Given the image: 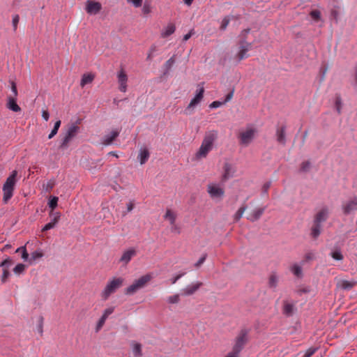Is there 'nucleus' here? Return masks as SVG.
<instances>
[{
  "mask_svg": "<svg viewBox=\"0 0 357 357\" xmlns=\"http://www.w3.org/2000/svg\"><path fill=\"white\" fill-rule=\"evenodd\" d=\"M195 33L194 29H191L188 33L183 36V41H187Z\"/></svg>",
  "mask_w": 357,
  "mask_h": 357,
  "instance_id": "58",
  "label": "nucleus"
},
{
  "mask_svg": "<svg viewBox=\"0 0 357 357\" xmlns=\"http://www.w3.org/2000/svg\"><path fill=\"white\" fill-rule=\"evenodd\" d=\"M151 280V276L149 274L140 277L139 279L135 280L132 284L125 289V294L129 296L135 294L139 289L144 288Z\"/></svg>",
  "mask_w": 357,
  "mask_h": 357,
  "instance_id": "6",
  "label": "nucleus"
},
{
  "mask_svg": "<svg viewBox=\"0 0 357 357\" xmlns=\"http://www.w3.org/2000/svg\"><path fill=\"white\" fill-rule=\"evenodd\" d=\"M101 9L102 5L100 2L93 0H88L86 2L85 10L89 15H96L101 10Z\"/></svg>",
  "mask_w": 357,
  "mask_h": 357,
  "instance_id": "12",
  "label": "nucleus"
},
{
  "mask_svg": "<svg viewBox=\"0 0 357 357\" xmlns=\"http://www.w3.org/2000/svg\"><path fill=\"white\" fill-rule=\"evenodd\" d=\"M317 350V348L310 347L305 353L303 357H311Z\"/></svg>",
  "mask_w": 357,
  "mask_h": 357,
  "instance_id": "50",
  "label": "nucleus"
},
{
  "mask_svg": "<svg viewBox=\"0 0 357 357\" xmlns=\"http://www.w3.org/2000/svg\"><path fill=\"white\" fill-rule=\"evenodd\" d=\"M207 192L212 199H221L225 195L224 189L216 183L208 184Z\"/></svg>",
  "mask_w": 357,
  "mask_h": 357,
  "instance_id": "11",
  "label": "nucleus"
},
{
  "mask_svg": "<svg viewBox=\"0 0 357 357\" xmlns=\"http://www.w3.org/2000/svg\"><path fill=\"white\" fill-rule=\"evenodd\" d=\"M11 264L12 261L9 258L6 259L1 263L0 266L3 268V274L1 276L2 282H5L10 275L8 268Z\"/></svg>",
  "mask_w": 357,
  "mask_h": 357,
  "instance_id": "18",
  "label": "nucleus"
},
{
  "mask_svg": "<svg viewBox=\"0 0 357 357\" xmlns=\"http://www.w3.org/2000/svg\"><path fill=\"white\" fill-rule=\"evenodd\" d=\"M277 141L282 144H285V128L281 127L277 129L276 132Z\"/></svg>",
  "mask_w": 357,
  "mask_h": 357,
  "instance_id": "29",
  "label": "nucleus"
},
{
  "mask_svg": "<svg viewBox=\"0 0 357 357\" xmlns=\"http://www.w3.org/2000/svg\"><path fill=\"white\" fill-rule=\"evenodd\" d=\"M94 77L95 76L92 73L84 74L80 82V86L84 87L86 84L91 83Z\"/></svg>",
  "mask_w": 357,
  "mask_h": 357,
  "instance_id": "28",
  "label": "nucleus"
},
{
  "mask_svg": "<svg viewBox=\"0 0 357 357\" xmlns=\"http://www.w3.org/2000/svg\"><path fill=\"white\" fill-rule=\"evenodd\" d=\"M167 302L169 304H178L180 302V295L176 294L167 298Z\"/></svg>",
  "mask_w": 357,
  "mask_h": 357,
  "instance_id": "36",
  "label": "nucleus"
},
{
  "mask_svg": "<svg viewBox=\"0 0 357 357\" xmlns=\"http://www.w3.org/2000/svg\"><path fill=\"white\" fill-rule=\"evenodd\" d=\"M329 215V210L328 207H322L319 210L314 216L313 225L311 228V236L314 238H317L321 234L322 224L326 222Z\"/></svg>",
  "mask_w": 357,
  "mask_h": 357,
  "instance_id": "2",
  "label": "nucleus"
},
{
  "mask_svg": "<svg viewBox=\"0 0 357 357\" xmlns=\"http://www.w3.org/2000/svg\"><path fill=\"white\" fill-rule=\"evenodd\" d=\"M106 319H105L103 317H100V319H99L98 322L97 323V325L96 327V332L99 331L102 328V327L104 326V324L105 323Z\"/></svg>",
  "mask_w": 357,
  "mask_h": 357,
  "instance_id": "48",
  "label": "nucleus"
},
{
  "mask_svg": "<svg viewBox=\"0 0 357 357\" xmlns=\"http://www.w3.org/2000/svg\"><path fill=\"white\" fill-rule=\"evenodd\" d=\"M126 1L132 3L135 8H139L142 6L143 0H126Z\"/></svg>",
  "mask_w": 357,
  "mask_h": 357,
  "instance_id": "53",
  "label": "nucleus"
},
{
  "mask_svg": "<svg viewBox=\"0 0 357 357\" xmlns=\"http://www.w3.org/2000/svg\"><path fill=\"white\" fill-rule=\"evenodd\" d=\"M151 3L149 1H145L143 8H142V12L144 15H148L151 12Z\"/></svg>",
  "mask_w": 357,
  "mask_h": 357,
  "instance_id": "41",
  "label": "nucleus"
},
{
  "mask_svg": "<svg viewBox=\"0 0 357 357\" xmlns=\"http://www.w3.org/2000/svg\"><path fill=\"white\" fill-rule=\"evenodd\" d=\"M225 357H239V354L234 351H231Z\"/></svg>",
  "mask_w": 357,
  "mask_h": 357,
  "instance_id": "64",
  "label": "nucleus"
},
{
  "mask_svg": "<svg viewBox=\"0 0 357 357\" xmlns=\"http://www.w3.org/2000/svg\"><path fill=\"white\" fill-rule=\"evenodd\" d=\"M61 122L60 120H58L57 121L55 122L54 128L48 136V139H52L57 134L59 127L61 126Z\"/></svg>",
  "mask_w": 357,
  "mask_h": 357,
  "instance_id": "34",
  "label": "nucleus"
},
{
  "mask_svg": "<svg viewBox=\"0 0 357 357\" xmlns=\"http://www.w3.org/2000/svg\"><path fill=\"white\" fill-rule=\"evenodd\" d=\"M6 107L15 112L21 111V107L17 104V98L8 96L7 98Z\"/></svg>",
  "mask_w": 357,
  "mask_h": 357,
  "instance_id": "19",
  "label": "nucleus"
},
{
  "mask_svg": "<svg viewBox=\"0 0 357 357\" xmlns=\"http://www.w3.org/2000/svg\"><path fill=\"white\" fill-rule=\"evenodd\" d=\"M310 167L311 165L309 161L303 162L301 165V171L303 172H307L310 170Z\"/></svg>",
  "mask_w": 357,
  "mask_h": 357,
  "instance_id": "44",
  "label": "nucleus"
},
{
  "mask_svg": "<svg viewBox=\"0 0 357 357\" xmlns=\"http://www.w3.org/2000/svg\"><path fill=\"white\" fill-rule=\"evenodd\" d=\"M204 89L203 86L200 87L197 91L195 96L191 100L190 102L185 108L184 113L186 115H190L194 112V108L203 99Z\"/></svg>",
  "mask_w": 357,
  "mask_h": 357,
  "instance_id": "9",
  "label": "nucleus"
},
{
  "mask_svg": "<svg viewBox=\"0 0 357 357\" xmlns=\"http://www.w3.org/2000/svg\"><path fill=\"white\" fill-rule=\"evenodd\" d=\"M357 210V197H354L343 204V211L346 214H349Z\"/></svg>",
  "mask_w": 357,
  "mask_h": 357,
  "instance_id": "15",
  "label": "nucleus"
},
{
  "mask_svg": "<svg viewBox=\"0 0 357 357\" xmlns=\"http://www.w3.org/2000/svg\"><path fill=\"white\" fill-rule=\"evenodd\" d=\"M184 273L178 274L175 277L172 278L170 281L172 284H175L183 275Z\"/></svg>",
  "mask_w": 357,
  "mask_h": 357,
  "instance_id": "59",
  "label": "nucleus"
},
{
  "mask_svg": "<svg viewBox=\"0 0 357 357\" xmlns=\"http://www.w3.org/2000/svg\"><path fill=\"white\" fill-rule=\"evenodd\" d=\"M280 277L276 272H271L268 277V285L271 289H275L279 283Z\"/></svg>",
  "mask_w": 357,
  "mask_h": 357,
  "instance_id": "20",
  "label": "nucleus"
},
{
  "mask_svg": "<svg viewBox=\"0 0 357 357\" xmlns=\"http://www.w3.org/2000/svg\"><path fill=\"white\" fill-rule=\"evenodd\" d=\"M123 282L124 279L121 277L113 278L109 280L101 292V297L102 300L107 301L112 294H114L123 286Z\"/></svg>",
  "mask_w": 357,
  "mask_h": 357,
  "instance_id": "4",
  "label": "nucleus"
},
{
  "mask_svg": "<svg viewBox=\"0 0 357 357\" xmlns=\"http://www.w3.org/2000/svg\"><path fill=\"white\" fill-rule=\"evenodd\" d=\"M59 198L57 197H52L48 202V206L51 211H54V208L57 206Z\"/></svg>",
  "mask_w": 357,
  "mask_h": 357,
  "instance_id": "39",
  "label": "nucleus"
},
{
  "mask_svg": "<svg viewBox=\"0 0 357 357\" xmlns=\"http://www.w3.org/2000/svg\"><path fill=\"white\" fill-rule=\"evenodd\" d=\"M331 256L335 260L340 261L343 259V255L338 250L331 252Z\"/></svg>",
  "mask_w": 357,
  "mask_h": 357,
  "instance_id": "42",
  "label": "nucleus"
},
{
  "mask_svg": "<svg viewBox=\"0 0 357 357\" xmlns=\"http://www.w3.org/2000/svg\"><path fill=\"white\" fill-rule=\"evenodd\" d=\"M134 206H135V203L133 201H130L128 204H127V212H130L132 211V209L134 208Z\"/></svg>",
  "mask_w": 357,
  "mask_h": 357,
  "instance_id": "60",
  "label": "nucleus"
},
{
  "mask_svg": "<svg viewBox=\"0 0 357 357\" xmlns=\"http://www.w3.org/2000/svg\"><path fill=\"white\" fill-rule=\"evenodd\" d=\"M232 19H234V16H233V15L225 17L222 19V22H221L220 27V29L225 30L226 28L227 27L228 24H229L231 20H232Z\"/></svg>",
  "mask_w": 357,
  "mask_h": 357,
  "instance_id": "33",
  "label": "nucleus"
},
{
  "mask_svg": "<svg viewBox=\"0 0 357 357\" xmlns=\"http://www.w3.org/2000/svg\"><path fill=\"white\" fill-rule=\"evenodd\" d=\"M246 210V206H243L238 208L236 213L234 214V220L237 222L243 216L244 212Z\"/></svg>",
  "mask_w": 357,
  "mask_h": 357,
  "instance_id": "37",
  "label": "nucleus"
},
{
  "mask_svg": "<svg viewBox=\"0 0 357 357\" xmlns=\"http://www.w3.org/2000/svg\"><path fill=\"white\" fill-rule=\"evenodd\" d=\"M80 128L77 122L71 123L66 126V131L61 140L60 147L63 149L68 146L71 140L76 137L79 132Z\"/></svg>",
  "mask_w": 357,
  "mask_h": 357,
  "instance_id": "5",
  "label": "nucleus"
},
{
  "mask_svg": "<svg viewBox=\"0 0 357 357\" xmlns=\"http://www.w3.org/2000/svg\"><path fill=\"white\" fill-rule=\"evenodd\" d=\"M233 96H234V91H231V92H229L226 96L225 100V101L223 102L225 103V102H229V100H231V98H233Z\"/></svg>",
  "mask_w": 357,
  "mask_h": 357,
  "instance_id": "62",
  "label": "nucleus"
},
{
  "mask_svg": "<svg viewBox=\"0 0 357 357\" xmlns=\"http://www.w3.org/2000/svg\"><path fill=\"white\" fill-rule=\"evenodd\" d=\"M223 170L224 172L222 175V179L224 181H227L229 178L233 177L236 172L235 168L233 167V165L228 162H226L224 165Z\"/></svg>",
  "mask_w": 357,
  "mask_h": 357,
  "instance_id": "17",
  "label": "nucleus"
},
{
  "mask_svg": "<svg viewBox=\"0 0 357 357\" xmlns=\"http://www.w3.org/2000/svg\"><path fill=\"white\" fill-rule=\"evenodd\" d=\"M291 273L296 277L301 278L302 276V268L301 266L295 264L290 268Z\"/></svg>",
  "mask_w": 357,
  "mask_h": 357,
  "instance_id": "31",
  "label": "nucleus"
},
{
  "mask_svg": "<svg viewBox=\"0 0 357 357\" xmlns=\"http://www.w3.org/2000/svg\"><path fill=\"white\" fill-rule=\"evenodd\" d=\"M206 255H204V256H202L199 260L195 264V266L196 267H199L204 262V261L206 260Z\"/></svg>",
  "mask_w": 357,
  "mask_h": 357,
  "instance_id": "61",
  "label": "nucleus"
},
{
  "mask_svg": "<svg viewBox=\"0 0 357 357\" xmlns=\"http://www.w3.org/2000/svg\"><path fill=\"white\" fill-rule=\"evenodd\" d=\"M117 79L119 90L121 92H126L127 90L128 75L123 68L118 72Z\"/></svg>",
  "mask_w": 357,
  "mask_h": 357,
  "instance_id": "13",
  "label": "nucleus"
},
{
  "mask_svg": "<svg viewBox=\"0 0 357 357\" xmlns=\"http://www.w3.org/2000/svg\"><path fill=\"white\" fill-rule=\"evenodd\" d=\"M17 172L13 170L10 175L6 178L3 185V202L6 204L13 195V192L17 183Z\"/></svg>",
  "mask_w": 357,
  "mask_h": 357,
  "instance_id": "3",
  "label": "nucleus"
},
{
  "mask_svg": "<svg viewBox=\"0 0 357 357\" xmlns=\"http://www.w3.org/2000/svg\"><path fill=\"white\" fill-rule=\"evenodd\" d=\"M250 29H245L243 30L240 35H239V40H247V36L248 33H250Z\"/></svg>",
  "mask_w": 357,
  "mask_h": 357,
  "instance_id": "45",
  "label": "nucleus"
},
{
  "mask_svg": "<svg viewBox=\"0 0 357 357\" xmlns=\"http://www.w3.org/2000/svg\"><path fill=\"white\" fill-rule=\"evenodd\" d=\"M16 252H21V253H22V258L24 260H27V259H28L29 254L27 253V251H26V248H25V247H20V248H18L16 250Z\"/></svg>",
  "mask_w": 357,
  "mask_h": 357,
  "instance_id": "43",
  "label": "nucleus"
},
{
  "mask_svg": "<svg viewBox=\"0 0 357 357\" xmlns=\"http://www.w3.org/2000/svg\"><path fill=\"white\" fill-rule=\"evenodd\" d=\"M248 341L247 333L245 331H241V333L238 335L236 338L234 345L233 347L232 351L239 353L243 349L245 344Z\"/></svg>",
  "mask_w": 357,
  "mask_h": 357,
  "instance_id": "10",
  "label": "nucleus"
},
{
  "mask_svg": "<svg viewBox=\"0 0 357 357\" xmlns=\"http://www.w3.org/2000/svg\"><path fill=\"white\" fill-rule=\"evenodd\" d=\"M223 103L224 102H220V101H213L212 103H211L209 107L211 108H217V107H220Z\"/></svg>",
  "mask_w": 357,
  "mask_h": 357,
  "instance_id": "57",
  "label": "nucleus"
},
{
  "mask_svg": "<svg viewBox=\"0 0 357 357\" xmlns=\"http://www.w3.org/2000/svg\"><path fill=\"white\" fill-rule=\"evenodd\" d=\"M54 185H55V181L53 180H50V181H47L46 183H44L43 185V188L45 192H50L53 189Z\"/></svg>",
  "mask_w": 357,
  "mask_h": 357,
  "instance_id": "38",
  "label": "nucleus"
},
{
  "mask_svg": "<svg viewBox=\"0 0 357 357\" xmlns=\"http://www.w3.org/2000/svg\"><path fill=\"white\" fill-rule=\"evenodd\" d=\"M310 17H312V19L317 22L319 21H320L321 20V12L318 10H312L310 13Z\"/></svg>",
  "mask_w": 357,
  "mask_h": 357,
  "instance_id": "35",
  "label": "nucleus"
},
{
  "mask_svg": "<svg viewBox=\"0 0 357 357\" xmlns=\"http://www.w3.org/2000/svg\"><path fill=\"white\" fill-rule=\"evenodd\" d=\"M256 132V129L253 128H248L245 130L240 131L238 135L239 144L248 146L254 139Z\"/></svg>",
  "mask_w": 357,
  "mask_h": 357,
  "instance_id": "8",
  "label": "nucleus"
},
{
  "mask_svg": "<svg viewBox=\"0 0 357 357\" xmlns=\"http://www.w3.org/2000/svg\"><path fill=\"white\" fill-rule=\"evenodd\" d=\"M174 61H175L174 57H171L169 59H168L165 64L167 69H169L174 63Z\"/></svg>",
  "mask_w": 357,
  "mask_h": 357,
  "instance_id": "55",
  "label": "nucleus"
},
{
  "mask_svg": "<svg viewBox=\"0 0 357 357\" xmlns=\"http://www.w3.org/2000/svg\"><path fill=\"white\" fill-rule=\"evenodd\" d=\"M295 309L294 303H289L287 301H284L283 303V313L287 316H291L293 314Z\"/></svg>",
  "mask_w": 357,
  "mask_h": 357,
  "instance_id": "26",
  "label": "nucleus"
},
{
  "mask_svg": "<svg viewBox=\"0 0 357 357\" xmlns=\"http://www.w3.org/2000/svg\"><path fill=\"white\" fill-rule=\"evenodd\" d=\"M49 216L51 218V222L56 225L59 220H60L61 213L59 212H54L50 211V212L49 213Z\"/></svg>",
  "mask_w": 357,
  "mask_h": 357,
  "instance_id": "32",
  "label": "nucleus"
},
{
  "mask_svg": "<svg viewBox=\"0 0 357 357\" xmlns=\"http://www.w3.org/2000/svg\"><path fill=\"white\" fill-rule=\"evenodd\" d=\"M150 153L147 148H141L139 152L138 158L141 165L144 164L149 158Z\"/></svg>",
  "mask_w": 357,
  "mask_h": 357,
  "instance_id": "23",
  "label": "nucleus"
},
{
  "mask_svg": "<svg viewBox=\"0 0 357 357\" xmlns=\"http://www.w3.org/2000/svg\"><path fill=\"white\" fill-rule=\"evenodd\" d=\"M155 47H151V48L150 49V52L147 56V59L151 60L152 59L153 53L155 52Z\"/></svg>",
  "mask_w": 357,
  "mask_h": 357,
  "instance_id": "63",
  "label": "nucleus"
},
{
  "mask_svg": "<svg viewBox=\"0 0 357 357\" xmlns=\"http://www.w3.org/2000/svg\"><path fill=\"white\" fill-rule=\"evenodd\" d=\"M137 255V251L135 248H131L124 251L122 254L119 261L125 265H127L131 259Z\"/></svg>",
  "mask_w": 357,
  "mask_h": 357,
  "instance_id": "14",
  "label": "nucleus"
},
{
  "mask_svg": "<svg viewBox=\"0 0 357 357\" xmlns=\"http://www.w3.org/2000/svg\"><path fill=\"white\" fill-rule=\"evenodd\" d=\"M271 181H267V182L264 183V185H262V188H261L262 193L264 194V195H267L268 192V190L271 188Z\"/></svg>",
  "mask_w": 357,
  "mask_h": 357,
  "instance_id": "47",
  "label": "nucleus"
},
{
  "mask_svg": "<svg viewBox=\"0 0 357 357\" xmlns=\"http://www.w3.org/2000/svg\"><path fill=\"white\" fill-rule=\"evenodd\" d=\"M19 21H20L19 15H15L13 17V20H12L14 31H16V30L17 29V25H18Z\"/></svg>",
  "mask_w": 357,
  "mask_h": 357,
  "instance_id": "49",
  "label": "nucleus"
},
{
  "mask_svg": "<svg viewBox=\"0 0 357 357\" xmlns=\"http://www.w3.org/2000/svg\"><path fill=\"white\" fill-rule=\"evenodd\" d=\"M119 135V131L118 130H113L109 133V135H107L104 137L102 139V144L104 145H109L113 142V141L118 137Z\"/></svg>",
  "mask_w": 357,
  "mask_h": 357,
  "instance_id": "22",
  "label": "nucleus"
},
{
  "mask_svg": "<svg viewBox=\"0 0 357 357\" xmlns=\"http://www.w3.org/2000/svg\"><path fill=\"white\" fill-rule=\"evenodd\" d=\"M25 266L22 264H18L13 269V271L16 274H20L24 271Z\"/></svg>",
  "mask_w": 357,
  "mask_h": 357,
  "instance_id": "46",
  "label": "nucleus"
},
{
  "mask_svg": "<svg viewBox=\"0 0 357 357\" xmlns=\"http://www.w3.org/2000/svg\"><path fill=\"white\" fill-rule=\"evenodd\" d=\"M252 44L247 40H239L238 43V52L234 56L237 62L248 58L250 56L248 52L252 49Z\"/></svg>",
  "mask_w": 357,
  "mask_h": 357,
  "instance_id": "7",
  "label": "nucleus"
},
{
  "mask_svg": "<svg viewBox=\"0 0 357 357\" xmlns=\"http://www.w3.org/2000/svg\"><path fill=\"white\" fill-rule=\"evenodd\" d=\"M114 310V307H110L105 310L102 317H105V319H107V317L113 313Z\"/></svg>",
  "mask_w": 357,
  "mask_h": 357,
  "instance_id": "52",
  "label": "nucleus"
},
{
  "mask_svg": "<svg viewBox=\"0 0 357 357\" xmlns=\"http://www.w3.org/2000/svg\"><path fill=\"white\" fill-rule=\"evenodd\" d=\"M202 286V282H197L196 283L188 285L182 289V294L185 296H190L195 294Z\"/></svg>",
  "mask_w": 357,
  "mask_h": 357,
  "instance_id": "16",
  "label": "nucleus"
},
{
  "mask_svg": "<svg viewBox=\"0 0 357 357\" xmlns=\"http://www.w3.org/2000/svg\"><path fill=\"white\" fill-rule=\"evenodd\" d=\"M132 351L135 357H142V345L139 343L134 342L132 344Z\"/></svg>",
  "mask_w": 357,
  "mask_h": 357,
  "instance_id": "30",
  "label": "nucleus"
},
{
  "mask_svg": "<svg viewBox=\"0 0 357 357\" xmlns=\"http://www.w3.org/2000/svg\"><path fill=\"white\" fill-rule=\"evenodd\" d=\"M357 284V282L356 281H350V280H341L339 282V287L344 290H350L354 287Z\"/></svg>",
  "mask_w": 357,
  "mask_h": 357,
  "instance_id": "27",
  "label": "nucleus"
},
{
  "mask_svg": "<svg viewBox=\"0 0 357 357\" xmlns=\"http://www.w3.org/2000/svg\"><path fill=\"white\" fill-rule=\"evenodd\" d=\"M10 83L11 91L13 93V96H11L17 98L18 93H17L16 84L14 81H10Z\"/></svg>",
  "mask_w": 357,
  "mask_h": 357,
  "instance_id": "51",
  "label": "nucleus"
},
{
  "mask_svg": "<svg viewBox=\"0 0 357 357\" xmlns=\"http://www.w3.org/2000/svg\"><path fill=\"white\" fill-rule=\"evenodd\" d=\"M335 105L337 113L341 114L342 110V99L340 96H336L335 100Z\"/></svg>",
  "mask_w": 357,
  "mask_h": 357,
  "instance_id": "40",
  "label": "nucleus"
},
{
  "mask_svg": "<svg viewBox=\"0 0 357 357\" xmlns=\"http://www.w3.org/2000/svg\"><path fill=\"white\" fill-rule=\"evenodd\" d=\"M164 218L166 220H168L169 222V224L171 226H174L176 227V213L172 211L171 209H167L166 213L164 215Z\"/></svg>",
  "mask_w": 357,
  "mask_h": 357,
  "instance_id": "24",
  "label": "nucleus"
},
{
  "mask_svg": "<svg viewBox=\"0 0 357 357\" xmlns=\"http://www.w3.org/2000/svg\"><path fill=\"white\" fill-rule=\"evenodd\" d=\"M42 117L46 121H47L49 120L50 114L47 109H43L42 111Z\"/></svg>",
  "mask_w": 357,
  "mask_h": 357,
  "instance_id": "56",
  "label": "nucleus"
},
{
  "mask_svg": "<svg viewBox=\"0 0 357 357\" xmlns=\"http://www.w3.org/2000/svg\"><path fill=\"white\" fill-rule=\"evenodd\" d=\"M176 30V26L173 23H169L166 27L163 29L161 32L162 38H167L173 34Z\"/></svg>",
  "mask_w": 357,
  "mask_h": 357,
  "instance_id": "25",
  "label": "nucleus"
},
{
  "mask_svg": "<svg viewBox=\"0 0 357 357\" xmlns=\"http://www.w3.org/2000/svg\"><path fill=\"white\" fill-rule=\"evenodd\" d=\"M264 208H257V209L254 210L253 211H252L251 213H250L248 215L247 218H248V220H249L252 222H255L260 218L261 215L264 213Z\"/></svg>",
  "mask_w": 357,
  "mask_h": 357,
  "instance_id": "21",
  "label": "nucleus"
},
{
  "mask_svg": "<svg viewBox=\"0 0 357 357\" xmlns=\"http://www.w3.org/2000/svg\"><path fill=\"white\" fill-rule=\"evenodd\" d=\"M218 137V132L217 130H212L206 132L201 146L195 153V159L199 160L206 158L208 153L213 150Z\"/></svg>",
  "mask_w": 357,
  "mask_h": 357,
  "instance_id": "1",
  "label": "nucleus"
},
{
  "mask_svg": "<svg viewBox=\"0 0 357 357\" xmlns=\"http://www.w3.org/2000/svg\"><path fill=\"white\" fill-rule=\"evenodd\" d=\"M56 226L55 224H54V222H50L49 223L46 224L43 228L42 229V231H48L52 228H54V227Z\"/></svg>",
  "mask_w": 357,
  "mask_h": 357,
  "instance_id": "54",
  "label": "nucleus"
}]
</instances>
